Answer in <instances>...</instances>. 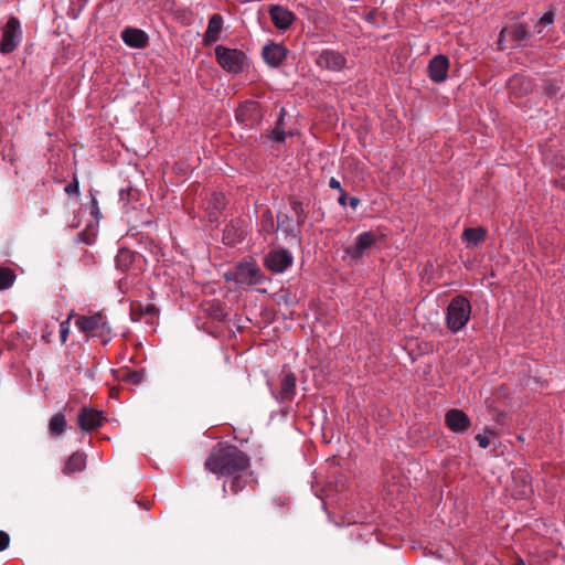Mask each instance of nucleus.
<instances>
[{"label": "nucleus", "instance_id": "10", "mask_svg": "<svg viewBox=\"0 0 565 565\" xmlns=\"http://www.w3.org/2000/svg\"><path fill=\"white\" fill-rule=\"evenodd\" d=\"M294 263L291 253L286 248L270 250L265 257V266L273 273L281 274Z\"/></svg>", "mask_w": 565, "mask_h": 565}, {"label": "nucleus", "instance_id": "18", "mask_svg": "<svg viewBox=\"0 0 565 565\" xmlns=\"http://www.w3.org/2000/svg\"><path fill=\"white\" fill-rule=\"evenodd\" d=\"M250 476L252 473L247 470L226 476L223 484V497H226L228 490L232 494H237L244 490L250 481Z\"/></svg>", "mask_w": 565, "mask_h": 565}, {"label": "nucleus", "instance_id": "33", "mask_svg": "<svg viewBox=\"0 0 565 565\" xmlns=\"http://www.w3.org/2000/svg\"><path fill=\"white\" fill-rule=\"evenodd\" d=\"M520 86V89L522 92V94H529L532 92L533 89V84H532V81L527 77H523V76H515L512 81H511V87L512 89H515V87Z\"/></svg>", "mask_w": 565, "mask_h": 565}, {"label": "nucleus", "instance_id": "6", "mask_svg": "<svg viewBox=\"0 0 565 565\" xmlns=\"http://www.w3.org/2000/svg\"><path fill=\"white\" fill-rule=\"evenodd\" d=\"M22 41V30L20 20L15 17H10L2 29V36L0 41V52L2 54L12 53Z\"/></svg>", "mask_w": 565, "mask_h": 565}, {"label": "nucleus", "instance_id": "48", "mask_svg": "<svg viewBox=\"0 0 565 565\" xmlns=\"http://www.w3.org/2000/svg\"><path fill=\"white\" fill-rule=\"evenodd\" d=\"M515 565H527L522 558H519L516 562H515Z\"/></svg>", "mask_w": 565, "mask_h": 565}, {"label": "nucleus", "instance_id": "4", "mask_svg": "<svg viewBox=\"0 0 565 565\" xmlns=\"http://www.w3.org/2000/svg\"><path fill=\"white\" fill-rule=\"evenodd\" d=\"M226 280L234 281L236 286H252L262 282V273L254 262H243L225 275Z\"/></svg>", "mask_w": 565, "mask_h": 565}, {"label": "nucleus", "instance_id": "38", "mask_svg": "<svg viewBox=\"0 0 565 565\" xmlns=\"http://www.w3.org/2000/svg\"><path fill=\"white\" fill-rule=\"evenodd\" d=\"M262 230L267 233L275 230L274 218L270 211H267L262 215Z\"/></svg>", "mask_w": 565, "mask_h": 565}, {"label": "nucleus", "instance_id": "49", "mask_svg": "<svg viewBox=\"0 0 565 565\" xmlns=\"http://www.w3.org/2000/svg\"><path fill=\"white\" fill-rule=\"evenodd\" d=\"M151 222L149 220L145 221L143 224L149 225Z\"/></svg>", "mask_w": 565, "mask_h": 565}, {"label": "nucleus", "instance_id": "34", "mask_svg": "<svg viewBox=\"0 0 565 565\" xmlns=\"http://www.w3.org/2000/svg\"><path fill=\"white\" fill-rule=\"evenodd\" d=\"M290 207H291V211L295 213V215L297 217L298 225L303 224L306 218H307V213L305 212L302 203L299 200H297V199H291L290 200Z\"/></svg>", "mask_w": 565, "mask_h": 565}, {"label": "nucleus", "instance_id": "21", "mask_svg": "<svg viewBox=\"0 0 565 565\" xmlns=\"http://www.w3.org/2000/svg\"><path fill=\"white\" fill-rule=\"evenodd\" d=\"M222 26H223L222 15L218 13L211 15L209 23H207L206 31L204 33V38H203L205 45H210V44L218 41Z\"/></svg>", "mask_w": 565, "mask_h": 565}, {"label": "nucleus", "instance_id": "37", "mask_svg": "<svg viewBox=\"0 0 565 565\" xmlns=\"http://www.w3.org/2000/svg\"><path fill=\"white\" fill-rule=\"evenodd\" d=\"M79 264L86 269H93L96 266V257L88 250H84L79 258Z\"/></svg>", "mask_w": 565, "mask_h": 565}, {"label": "nucleus", "instance_id": "31", "mask_svg": "<svg viewBox=\"0 0 565 565\" xmlns=\"http://www.w3.org/2000/svg\"><path fill=\"white\" fill-rule=\"evenodd\" d=\"M277 228H280L286 235L296 237L297 230L292 224L290 217L286 214L278 215Z\"/></svg>", "mask_w": 565, "mask_h": 565}, {"label": "nucleus", "instance_id": "26", "mask_svg": "<svg viewBox=\"0 0 565 565\" xmlns=\"http://www.w3.org/2000/svg\"><path fill=\"white\" fill-rule=\"evenodd\" d=\"M285 115L286 110L282 108L279 111L275 127L266 135V137L274 142H284L286 140L287 132L285 131Z\"/></svg>", "mask_w": 565, "mask_h": 565}, {"label": "nucleus", "instance_id": "35", "mask_svg": "<svg viewBox=\"0 0 565 565\" xmlns=\"http://www.w3.org/2000/svg\"><path fill=\"white\" fill-rule=\"evenodd\" d=\"M494 430L492 428H486L483 433L476 435V440L480 448H488L490 446V437H493Z\"/></svg>", "mask_w": 565, "mask_h": 565}, {"label": "nucleus", "instance_id": "15", "mask_svg": "<svg viewBox=\"0 0 565 565\" xmlns=\"http://www.w3.org/2000/svg\"><path fill=\"white\" fill-rule=\"evenodd\" d=\"M225 206L226 199L221 192H212L204 200V210L211 223L218 222Z\"/></svg>", "mask_w": 565, "mask_h": 565}, {"label": "nucleus", "instance_id": "3", "mask_svg": "<svg viewBox=\"0 0 565 565\" xmlns=\"http://www.w3.org/2000/svg\"><path fill=\"white\" fill-rule=\"evenodd\" d=\"M75 326L79 331L93 338H98L102 344H107L110 341L111 329L102 312L92 316H79L75 320Z\"/></svg>", "mask_w": 565, "mask_h": 565}, {"label": "nucleus", "instance_id": "11", "mask_svg": "<svg viewBox=\"0 0 565 565\" xmlns=\"http://www.w3.org/2000/svg\"><path fill=\"white\" fill-rule=\"evenodd\" d=\"M235 117L245 126L258 125L263 118L260 104L256 100H245L236 109Z\"/></svg>", "mask_w": 565, "mask_h": 565}, {"label": "nucleus", "instance_id": "36", "mask_svg": "<svg viewBox=\"0 0 565 565\" xmlns=\"http://www.w3.org/2000/svg\"><path fill=\"white\" fill-rule=\"evenodd\" d=\"M124 380L130 384L138 385L145 380L143 370L128 371L124 375Z\"/></svg>", "mask_w": 565, "mask_h": 565}, {"label": "nucleus", "instance_id": "42", "mask_svg": "<svg viewBox=\"0 0 565 565\" xmlns=\"http://www.w3.org/2000/svg\"><path fill=\"white\" fill-rule=\"evenodd\" d=\"M10 544V536L7 532L0 530V552L4 551Z\"/></svg>", "mask_w": 565, "mask_h": 565}, {"label": "nucleus", "instance_id": "17", "mask_svg": "<svg viewBox=\"0 0 565 565\" xmlns=\"http://www.w3.org/2000/svg\"><path fill=\"white\" fill-rule=\"evenodd\" d=\"M449 70V60L446 55L439 54L434 56L427 66L428 77L434 83H443L446 81Z\"/></svg>", "mask_w": 565, "mask_h": 565}, {"label": "nucleus", "instance_id": "7", "mask_svg": "<svg viewBox=\"0 0 565 565\" xmlns=\"http://www.w3.org/2000/svg\"><path fill=\"white\" fill-rule=\"evenodd\" d=\"M88 194L90 198V201L88 203V210H89L90 215L94 218V222L87 224L85 231L81 232L78 234V242L85 243L87 245H92L95 241L94 238L96 236V227H97L98 222L102 218V212H100L98 200H97L98 191L90 189L88 191Z\"/></svg>", "mask_w": 565, "mask_h": 565}, {"label": "nucleus", "instance_id": "29", "mask_svg": "<svg viewBox=\"0 0 565 565\" xmlns=\"http://www.w3.org/2000/svg\"><path fill=\"white\" fill-rule=\"evenodd\" d=\"M67 422L65 415L63 413H56L49 422V433L54 437L61 436L64 434Z\"/></svg>", "mask_w": 565, "mask_h": 565}, {"label": "nucleus", "instance_id": "2", "mask_svg": "<svg viewBox=\"0 0 565 565\" xmlns=\"http://www.w3.org/2000/svg\"><path fill=\"white\" fill-rule=\"evenodd\" d=\"M471 317V303L462 295L455 296L446 308V326L452 333L461 331Z\"/></svg>", "mask_w": 565, "mask_h": 565}, {"label": "nucleus", "instance_id": "30", "mask_svg": "<svg viewBox=\"0 0 565 565\" xmlns=\"http://www.w3.org/2000/svg\"><path fill=\"white\" fill-rule=\"evenodd\" d=\"M15 274L9 267H0V290L9 289L15 281Z\"/></svg>", "mask_w": 565, "mask_h": 565}, {"label": "nucleus", "instance_id": "20", "mask_svg": "<svg viewBox=\"0 0 565 565\" xmlns=\"http://www.w3.org/2000/svg\"><path fill=\"white\" fill-rule=\"evenodd\" d=\"M121 40L126 45L134 49H143L149 44L148 34L145 31L135 28H126L122 30Z\"/></svg>", "mask_w": 565, "mask_h": 565}, {"label": "nucleus", "instance_id": "45", "mask_svg": "<svg viewBox=\"0 0 565 565\" xmlns=\"http://www.w3.org/2000/svg\"><path fill=\"white\" fill-rule=\"evenodd\" d=\"M348 199H349V198H348V195H347L345 191H344V190H341L340 195H339V198H338V203H339L341 206L345 207V206H347V204H348Z\"/></svg>", "mask_w": 565, "mask_h": 565}, {"label": "nucleus", "instance_id": "12", "mask_svg": "<svg viewBox=\"0 0 565 565\" xmlns=\"http://www.w3.org/2000/svg\"><path fill=\"white\" fill-rule=\"evenodd\" d=\"M316 65L330 72H341L347 65V58L338 51L326 49L316 57Z\"/></svg>", "mask_w": 565, "mask_h": 565}, {"label": "nucleus", "instance_id": "44", "mask_svg": "<svg viewBox=\"0 0 565 565\" xmlns=\"http://www.w3.org/2000/svg\"><path fill=\"white\" fill-rule=\"evenodd\" d=\"M329 186H330L331 189H333V190H338L339 192H341V190H343V189H342V186H341L340 181H339V180H337V179H335V178H333V177L329 180Z\"/></svg>", "mask_w": 565, "mask_h": 565}, {"label": "nucleus", "instance_id": "25", "mask_svg": "<svg viewBox=\"0 0 565 565\" xmlns=\"http://www.w3.org/2000/svg\"><path fill=\"white\" fill-rule=\"evenodd\" d=\"M135 259L136 254L132 250L126 247H121L118 249L115 257L116 268L126 273L131 269Z\"/></svg>", "mask_w": 565, "mask_h": 565}, {"label": "nucleus", "instance_id": "27", "mask_svg": "<svg viewBox=\"0 0 565 565\" xmlns=\"http://www.w3.org/2000/svg\"><path fill=\"white\" fill-rule=\"evenodd\" d=\"M157 312L158 308L153 303L142 305L137 302L131 305L130 318L132 321L138 322L143 316L153 317Z\"/></svg>", "mask_w": 565, "mask_h": 565}, {"label": "nucleus", "instance_id": "40", "mask_svg": "<svg viewBox=\"0 0 565 565\" xmlns=\"http://www.w3.org/2000/svg\"><path fill=\"white\" fill-rule=\"evenodd\" d=\"M64 191L67 194H79V182L76 177L73 178L72 182H70L65 188Z\"/></svg>", "mask_w": 565, "mask_h": 565}, {"label": "nucleus", "instance_id": "13", "mask_svg": "<svg viewBox=\"0 0 565 565\" xmlns=\"http://www.w3.org/2000/svg\"><path fill=\"white\" fill-rule=\"evenodd\" d=\"M445 424L450 431L463 434L470 428L471 419L463 411L451 408L445 414Z\"/></svg>", "mask_w": 565, "mask_h": 565}, {"label": "nucleus", "instance_id": "39", "mask_svg": "<svg viewBox=\"0 0 565 565\" xmlns=\"http://www.w3.org/2000/svg\"><path fill=\"white\" fill-rule=\"evenodd\" d=\"M509 39L508 28H503L498 36V49L505 50L508 47L507 42Z\"/></svg>", "mask_w": 565, "mask_h": 565}, {"label": "nucleus", "instance_id": "28", "mask_svg": "<svg viewBox=\"0 0 565 565\" xmlns=\"http://www.w3.org/2000/svg\"><path fill=\"white\" fill-rule=\"evenodd\" d=\"M554 20H555L554 11L553 10L546 11L543 14V17L534 25V31L536 32V34L540 35V38L545 36L550 32V30L554 23Z\"/></svg>", "mask_w": 565, "mask_h": 565}, {"label": "nucleus", "instance_id": "22", "mask_svg": "<svg viewBox=\"0 0 565 565\" xmlns=\"http://www.w3.org/2000/svg\"><path fill=\"white\" fill-rule=\"evenodd\" d=\"M486 237L487 231L481 226L465 228L461 234V239L466 243V246L468 248L477 247L478 245L486 241Z\"/></svg>", "mask_w": 565, "mask_h": 565}, {"label": "nucleus", "instance_id": "46", "mask_svg": "<svg viewBox=\"0 0 565 565\" xmlns=\"http://www.w3.org/2000/svg\"><path fill=\"white\" fill-rule=\"evenodd\" d=\"M348 202H349V205L353 210H355L359 206V204H360V200L358 198H355V196H352V198L348 199Z\"/></svg>", "mask_w": 565, "mask_h": 565}, {"label": "nucleus", "instance_id": "5", "mask_svg": "<svg viewBox=\"0 0 565 565\" xmlns=\"http://www.w3.org/2000/svg\"><path fill=\"white\" fill-rule=\"evenodd\" d=\"M215 56L221 67L230 73L239 74L244 70L246 55L241 50L217 45Z\"/></svg>", "mask_w": 565, "mask_h": 565}, {"label": "nucleus", "instance_id": "19", "mask_svg": "<svg viewBox=\"0 0 565 565\" xmlns=\"http://www.w3.org/2000/svg\"><path fill=\"white\" fill-rule=\"evenodd\" d=\"M269 15L273 24L279 30L288 29L296 19L294 12L280 4H271Z\"/></svg>", "mask_w": 565, "mask_h": 565}, {"label": "nucleus", "instance_id": "41", "mask_svg": "<svg viewBox=\"0 0 565 565\" xmlns=\"http://www.w3.org/2000/svg\"><path fill=\"white\" fill-rule=\"evenodd\" d=\"M559 90L556 83L548 82L544 86V92L547 96H554Z\"/></svg>", "mask_w": 565, "mask_h": 565}, {"label": "nucleus", "instance_id": "9", "mask_svg": "<svg viewBox=\"0 0 565 565\" xmlns=\"http://www.w3.org/2000/svg\"><path fill=\"white\" fill-rule=\"evenodd\" d=\"M297 377L288 371L281 374L279 387L270 388L273 397L280 404L291 403L296 395Z\"/></svg>", "mask_w": 565, "mask_h": 565}, {"label": "nucleus", "instance_id": "43", "mask_svg": "<svg viewBox=\"0 0 565 565\" xmlns=\"http://www.w3.org/2000/svg\"><path fill=\"white\" fill-rule=\"evenodd\" d=\"M67 321H64L60 324V335H61V340L62 342H65L66 339H67V335H68V326H67Z\"/></svg>", "mask_w": 565, "mask_h": 565}, {"label": "nucleus", "instance_id": "8", "mask_svg": "<svg viewBox=\"0 0 565 565\" xmlns=\"http://www.w3.org/2000/svg\"><path fill=\"white\" fill-rule=\"evenodd\" d=\"M376 237L371 231L360 233L354 243L345 247L344 253L353 262H360L367 256V250L375 245Z\"/></svg>", "mask_w": 565, "mask_h": 565}, {"label": "nucleus", "instance_id": "47", "mask_svg": "<svg viewBox=\"0 0 565 565\" xmlns=\"http://www.w3.org/2000/svg\"><path fill=\"white\" fill-rule=\"evenodd\" d=\"M224 312H223V309L222 308H217V312L215 313V318L217 319H223L224 318Z\"/></svg>", "mask_w": 565, "mask_h": 565}, {"label": "nucleus", "instance_id": "14", "mask_svg": "<svg viewBox=\"0 0 565 565\" xmlns=\"http://www.w3.org/2000/svg\"><path fill=\"white\" fill-rule=\"evenodd\" d=\"M104 420V413L90 407H83L77 416V423L81 429L86 433H90L100 427Z\"/></svg>", "mask_w": 565, "mask_h": 565}, {"label": "nucleus", "instance_id": "16", "mask_svg": "<svg viewBox=\"0 0 565 565\" xmlns=\"http://www.w3.org/2000/svg\"><path fill=\"white\" fill-rule=\"evenodd\" d=\"M288 50L280 43H268L263 47L262 56L270 67H279L287 58Z\"/></svg>", "mask_w": 565, "mask_h": 565}, {"label": "nucleus", "instance_id": "32", "mask_svg": "<svg viewBox=\"0 0 565 565\" xmlns=\"http://www.w3.org/2000/svg\"><path fill=\"white\" fill-rule=\"evenodd\" d=\"M241 239V235L237 233L236 223L232 221L224 228L223 241L227 244H234Z\"/></svg>", "mask_w": 565, "mask_h": 565}, {"label": "nucleus", "instance_id": "23", "mask_svg": "<svg viewBox=\"0 0 565 565\" xmlns=\"http://www.w3.org/2000/svg\"><path fill=\"white\" fill-rule=\"evenodd\" d=\"M509 40L514 43V46L523 45L530 39V30L525 23H514L508 28Z\"/></svg>", "mask_w": 565, "mask_h": 565}, {"label": "nucleus", "instance_id": "1", "mask_svg": "<svg viewBox=\"0 0 565 565\" xmlns=\"http://www.w3.org/2000/svg\"><path fill=\"white\" fill-rule=\"evenodd\" d=\"M249 465L250 459L243 450L225 441L214 445L204 462L207 471L223 477L248 470Z\"/></svg>", "mask_w": 565, "mask_h": 565}, {"label": "nucleus", "instance_id": "24", "mask_svg": "<svg viewBox=\"0 0 565 565\" xmlns=\"http://www.w3.org/2000/svg\"><path fill=\"white\" fill-rule=\"evenodd\" d=\"M86 467V456L84 452H73L68 459L66 460L62 472L66 476H70L75 472H79L84 470Z\"/></svg>", "mask_w": 565, "mask_h": 565}]
</instances>
